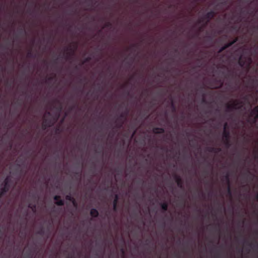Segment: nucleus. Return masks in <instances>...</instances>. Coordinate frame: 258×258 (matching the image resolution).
Wrapping results in <instances>:
<instances>
[{
  "label": "nucleus",
  "instance_id": "nucleus-1",
  "mask_svg": "<svg viewBox=\"0 0 258 258\" xmlns=\"http://www.w3.org/2000/svg\"><path fill=\"white\" fill-rule=\"evenodd\" d=\"M238 62L241 67H246L248 69L252 62V59L250 56L241 55L239 58Z\"/></svg>",
  "mask_w": 258,
  "mask_h": 258
},
{
  "label": "nucleus",
  "instance_id": "nucleus-2",
  "mask_svg": "<svg viewBox=\"0 0 258 258\" xmlns=\"http://www.w3.org/2000/svg\"><path fill=\"white\" fill-rule=\"evenodd\" d=\"M258 119V106L251 110L247 121L251 124L256 123Z\"/></svg>",
  "mask_w": 258,
  "mask_h": 258
},
{
  "label": "nucleus",
  "instance_id": "nucleus-3",
  "mask_svg": "<svg viewBox=\"0 0 258 258\" xmlns=\"http://www.w3.org/2000/svg\"><path fill=\"white\" fill-rule=\"evenodd\" d=\"M243 105V103L242 101L238 100L233 101L231 104H227L226 107L228 111H232L234 109H241Z\"/></svg>",
  "mask_w": 258,
  "mask_h": 258
},
{
  "label": "nucleus",
  "instance_id": "nucleus-4",
  "mask_svg": "<svg viewBox=\"0 0 258 258\" xmlns=\"http://www.w3.org/2000/svg\"><path fill=\"white\" fill-rule=\"evenodd\" d=\"M215 12L214 11H211L206 13L201 19L199 21V23H201L206 20L207 22L205 24V26L207 25L210 21L213 19L215 16Z\"/></svg>",
  "mask_w": 258,
  "mask_h": 258
},
{
  "label": "nucleus",
  "instance_id": "nucleus-5",
  "mask_svg": "<svg viewBox=\"0 0 258 258\" xmlns=\"http://www.w3.org/2000/svg\"><path fill=\"white\" fill-rule=\"evenodd\" d=\"M230 134L229 131H223V139L224 140V143L229 147L230 146Z\"/></svg>",
  "mask_w": 258,
  "mask_h": 258
},
{
  "label": "nucleus",
  "instance_id": "nucleus-6",
  "mask_svg": "<svg viewBox=\"0 0 258 258\" xmlns=\"http://www.w3.org/2000/svg\"><path fill=\"white\" fill-rule=\"evenodd\" d=\"M53 124L52 120L49 119L44 118L42 124V129L45 130L47 127H50Z\"/></svg>",
  "mask_w": 258,
  "mask_h": 258
},
{
  "label": "nucleus",
  "instance_id": "nucleus-7",
  "mask_svg": "<svg viewBox=\"0 0 258 258\" xmlns=\"http://www.w3.org/2000/svg\"><path fill=\"white\" fill-rule=\"evenodd\" d=\"M53 199L55 201V204L57 206H62L64 204V201L60 199V196L58 195L55 196Z\"/></svg>",
  "mask_w": 258,
  "mask_h": 258
},
{
  "label": "nucleus",
  "instance_id": "nucleus-8",
  "mask_svg": "<svg viewBox=\"0 0 258 258\" xmlns=\"http://www.w3.org/2000/svg\"><path fill=\"white\" fill-rule=\"evenodd\" d=\"M174 179H175L176 182L177 183V186L179 187H180V188H183V181H182L181 178L179 176H178L177 175H175L174 176Z\"/></svg>",
  "mask_w": 258,
  "mask_h": 258
},
{
  "label": "nucleus",
  "instance_id": "nucleus-9",
  "mask_svg": "<svg viewBox=\"0 0 258 258\" xmlns=\"http://www.w3.org/2000/svg\"><path fill=\"white\" fill-rule=\"evenodd\" d=\"M207 150L209 152L218 153L221 151V149L220 148L207 147Z\"/></svg>",
  "mask_w": 258,
  "mask_h": 258
},
{
  "label": "nucleus",
  "instance_id": "nucleus-10",
  "mask_svg": "<svg viewBox=\"0 0 258 258\" xmlns=\"http://www.w3.org/2000/svg\"><path fill=\"white\" fill-rule=\"evenodd\" d=\"M153 132L155 134H163L165 132V130L162 127H154L153 129Z\"/></svg>",
  "mask_w": 258,
  "mask_h": 258
},
{
  "label": "nucleus",
  "instance_id": "nucleus-11",
  "mask_svg": "<svg viewBox=\"0 0 258 258\" xmlns=\"http://www.w3.org/2000/svg\"><path fill=\"white\" fill-rule=\"evenodd\" d=\"M90 215L94 218H97L99 216L98 211L95 208H92L90 210Z\"/></svg>",
  "mask_w": 258,
  "mask_h": 258
},
{
  "label": "nucleus",
  "instance_id": "nucleus-12",
  "mask_svg": "<svg viewBox=\"0 0 258 258\" xmlns=\"http://www.w3.org/2000/svg\"><path fill=\"white\" fill-rule=\"evenodd\" d=\"M237 41V38H235L233 40L225 44L224 46L225 47V48H226V49L230 47V46H231L232 45H233L235 43H236Z\"/></svg>",
  "mask_w": 258,
  "mask_h": 258
},
{
  "label": "nucleus",
  "instance_id": "nucleus-13",
  "mask_svg": "<svg viewBox=\"0 0 258 258\" xmlns=\"http://www.w3.org/2000/svg\"><path fill=\"white\" fill-rule=\"evenodd\" d=\"M161 209L163 211H166L168 209V204L166 202L162 203L160 204Z\"/></svg>",
  "mask_w": 258,
  "mask_h": 258
},
{
  "label": "nucleus",
  "instance_id": "nucleus-14",
  "mask_svg": "<svg viewBox=\"0 0 258 258\" xmlns=\"http://www.w3.org/2000/svg\"><path fill=\"white\" fill-rule=\"evenodd\" d=\"M28 208L31 209L32 210V211L34 212H35L36 211V206L35 204H33L30 203L28 205Z\"/></svg>",
  "mask_w": 258,
  "mask_h": 258
},
{
  "label": "nucleus",
  "instance_id": "nucleus-15",
  "mask_svg": "<svg viewBox=\"0 0 258 258\" xmlns=\"http://www.w3.org/2000/svg\"><path fill=\"white\" fill-rule=\"evenodd\" d=\"M117 204H118V202H116V200H113V210L115 212L117 211Z\"/></svg>",
  "mask_w": 258,
  "mask_h": 258
},
{
  "label": "nucleus",
  "instance_id": "nucleus-16",
  "mask_svg": "<svg viewBox=\"0 0 258 258\" xmlns=\"http://www.w3.org/2000/svg\"><path fill=\"white\" fill-rule=\"evenodd\" d=\"M224 179L226 181L227 184L230 185V178L229 174L228 173H227L226 175L224 176Z\"/></svg>",
  "mask_w": 258,
  "mask_h": 258
},
{
  "label": "nucleus",
  "instance_id": "nucleus-17",
  "mask_svg": "<svg viewBox=\"0 0 258 258\" xmlns=\"http://www.w3.org/2000/svg\"><path fill=\"white\" fill-rule=\"evenodd\" d=\"M74 199V198L73 197H72V196L70 194L66 196V199L70 202H72V201H73Z\"/></svg>",
  "mask_w": 258,
  "mask_h": 258
},
{
  "label": "nucleus",
  "instance_id": "nucleus-18",
  "mask_svg": "<svg viewBox=\"0 0 258 258\" xmlns=\"http://www.w3.org/2000/svg\"><path fill=\"white\" fill-rule=\"evenodd\" d=\"M227 193H228V196H229L230 197H231L232 192H231V189L230 185H228Z\"/></svg>",
  "mask_w": 258,
  "mask_h": 258
},
{
  "label": "nucleus",
  "instance_id": "nucleus-19",
  "mask_svg": "<svg viewBox=\"0 0 258 258\" xmlns=\"http://www.w3.org/2000/svg\"><path fill=\"white\" fill-rule=\"evenodd\" d=\"M27 56L28 58H32V57H34L33 54L31 50L30 51H29L27 53Z\"/></svg>",
  "mask_w": 258,
  "mask_h": 258
},
{
  "label": "nucleus",
  "instance_id": "nucleus-20",
  "mask_svg": "<svg viewBox=\"0 0 258 258\" xmlns=\"http://www.w3.org/2000/svg\"><path fill=\"white\" fill-rule=\"evenodd\" d=\"M127 114V112H126L125 113H121L120 114L119 119H121L122 118H123L125 117V115Z\"/></svg>",
  "mask_w": 258,
  "mask_h": 258
},
{
  "label": "nucleus",
  "instance_id": "nucleus-21",
  "mask_svg": "<svg viewBox=\"0 0 258 258\" xmlns=\"http://www.w3.org/2000/svg\"><path fill=\"white\" fill-rule=\"evenodd\" d=\"M91 59V57H90V56L87 57L85 59V60H84V62L82 63V64H84V63L85 62H88V61H89Z\"/></svg>",
  "mask_w": 258,
  "mask_h": 258
},
{
  "label": "nucleus",
  "instance_id": "nucleus-22",
  "mask_svg": "<svg viewBox=\"0 0 258 258\" xmlns=\"http://www.w3.org/2000/svg\"><path fill=\"white\" fill-rule=\"evenodd\" d=\"M224 131H229L228 126L227 122L225 123L224 124Z\"/></svg>",
  "mask_w": 258,
  "mask_h": 258
},
{
  "label": "nucleus",
  "instance_id": "nucleus-23",
  "mask_svg": "<svg viewBox=\"0 0 258 258\" xmlns=\"http://www.w3.org/2000/svg\"><path fill=\"white\" fill-rule=\"evenodd\" d=\"M226 49V48H225L224 46H223L222 47H221L219 51H218V53H221L222 52H223L224 50H225Z\"/></svg>",
  "mask_w": 258,
  "mask_h": 258
},
{
  "label": "nucleus",
  "instance_id": "nucleus-24",
  "mask_svg": "<svg viewBox=\"0 0 258 258\" xmlns=\"http://www.w3.org/2000/svg\"><path fill=\"white\" fill-rule=\"evenodd\" d=\"M38 233L40 235H43L44 234V230L41 228L38 231Z\"/></svg>",
  "mask_w": 258,
  "mask_h": 258
},
{
  "label": "nucleus",
  "instance_id": "nucleus-25",
  "mask_svg": "<svg viewBox=\"0 0 258 258\" xmlns=\"http://www.w3.org/2000/svg\"><path fill=\"white\" fill-rule=\"evenodd\" d=\"M71 202H72L73 205L75 206V207H77V203L76 201V200H75V199H74V200L72 201Z\"/></svg>",
  "mask_w": 258,
  "mask_h": 258
},
{
  "label": "nucleus",
  "instance_id": "nucleus-26",
  "mask_svg": "<svg viewBox=\"0 0 258 258\" xmlns=\"http://www.w3.org/2000/svg\"><path fill=\"white\" fill-rule=\"evenodd\" d=\"M119 200V197L118 195H115L114 200H116V202H118Z\"/></svg>",
  "mask_w": 258,
  "mask_h": 258
},
{
  "label": "nucleus",
  "instance_id": "nucleus-27",
  "mask_svg": "<svg viewBox=\"0 0 258 258\" xmlns=\"http://www.w3.org/2000/svg\"><path fill=\"white\" fill-rule=\"evenodd\" d=\"M171 106H172V108H173V110L174 111H175V106H174V103H173V101H172V102H171Z\"/></svg>",
  "mask_w": 258,
  "mask_h": 258
},
{
  "label": "nucleus",
  "instance_id": "nucleus-28",
  "mask_svg": "<svg viewBox=\"0 0 258 258\" xmlns=\"http://www.w3.org/2000/svg\"><path fill=\"white\" fill-rule=\"evenodd\" d=\"M111 23L110 22H107L105 24V26L106 27H109L110 26H111Z\"/></svg>",
  "mask_w": 258,
  "mask_h": 258
},
{
  "label": "nucleus",
  "instance_id": "nucleus-29",
  "mask_svg": "<svg viewBox=\"0 0 258 258\" xmlns=\"http://www.w3.org/2000/svg\"><path fill=\"white\" fill-rule=\"evenodd\" d=\"M55 75L54 77H49V78L48 79V80L49 81H51V80H52L55 78Z\"/></svg>",
  "mask_w": 258,
  "mask_h": 258
},
{
  "label": "nucleus",
  "instance_id": "nucleus-30",
  "mask_svg": "<svg viewBox=\"0 0 258 258\" xmlns=\"http://www.w3.org/2000/svg\"><path fill=\"white\" fill-rule=\"evenodd\" d=\"M202 102H203V103H205V102H206V99H205V96H203V99H202Z\"/></svg>",
  "mask_w": 258,
  "mask_h": 258
},
{
  "label": "nucleus",
  "instance_id": "nucleus-31",
  "mask_svg": "<svg viewBox=\"0 0 258 258\" xmlns=\"http://www.w3.org/2000/svg\"><path fill=\"white\" fill-rule=\"evenodd\" d=\"M67 58L68 59L69 56H70L71 53H70V52H67Z\"/></svg>",
  "mask_w": 258,
  "mask_h": 258
},
{
  "label": "nucleus",
  "instance_id": "nucleus-32",
  "mask_svg": "<svg viewBox=\"0 0 258 258\" xmlns=\"http://www.w3.org/2000/svg\"><path fill=\"white\" fill-rule=\"evenodd\" d=\"M229 76H233V73H230L229 74Z\"/></svg>",
  "mask_w": 258,
  "mask_h": 258
},
{
  "label": "nucleus",
  "instance_id": "nucleus-33",
  "mask_svg": "<svg viewBox=\"0 0 258 258\" xmlns=\"http://www.w3.org/2000/svg\"><path fill=\"white\" fill-rule=\"evenodd\" d=\"M247 173H248L249 175H252V174L250 173V172L249 170H248V171H247Z\"/></svg>",
  "mask_w": 258,
  "mask_h": 258
},
{
  "label": "nucleus",
  "instance_id": "nucleus-34",
  "mask_svg": "<svg viewBox=\"0 0 258 258\" xmlns=\"http://www.w3.org/2000/svg\"><path fill=\"white\" fill-rule=\"evenodd\" d=\"M121 252H122V253H124V250L123 248L121 249Z\"/></svg>",
  "mask_w": 258,
  "mask_h": 258
},
{
  "label": "nucleus",
  "instance_id": "nucleus-35",
  "mask_svg": "<svg viewBox=\"0 0 258 258\" xmlns=\"http://www.w3.org/2000/svg\"><path fill=\"white\" fill-rule=\"evenodd\" d=\"M221 4L223 5H225L226 4V2H224L221 3Z\"/></svg>",
  "mask_w": 258,
  "mask_h": 258
},
{
  "label": "nucleus",
  "instance_id": "nucleus-36",
  "mask_svg": "<svg viewBox=\"0 0 258 258\" xmlns=\"http://www.w3.org/2000/svg\"><path fill=\"white\" fill-rule=\"evenodd\" d=\"M16 103H17V104L20 105V102H18V101H17Z\"/></svg>",
  "mask_w": 258,
  "mask_h": 258
},
{
  "label": "nucleus",
  "instance_id": "nucleus-37",
  "mask_svg": "<svg viewBox=\"0 0 258 258\" xmlns=\"http://www.w3.org/2000/svg\"><path fill=\"white\" fill-rule=\"evenodd\" d=\"M122 123L120 124L119 125V126H118V127H121V126H122Z\"/></svg>",
  "mask_w": 258,
  "mask_h": 258
},
{
  "label": "nucleus",
  "instance_id": "nucleus-38",
  "mask_svg": "<svg viewBox=\"0 0 258 258\" xmlns=\"http://www.w3.org/2000/svg\"><path fill=\"white\" fill-rule=\"evenodd\" d=\"M222 85H223V82H221V86H222Z\"/></svg>",
  "mask_w": 258,
  "mask_h": 258
},
{
  "label": "nucleus",
  "instance_id": "nucleus-39",
  "mask_svg": "<svg viewBox=\"0 0 258 258\" xmlns=\"http://www.w3.org/2000/svg\"><path fill=\"white\" fill-rule=\"evenodd\" d=\"M133 46H134V47L136 46V44L133 45Z\"/></svg>",
  "mask_w": 258,
  "mask_h": 258
},
{
  "label": "nucleus",
  "instance_id": "nucleus-40",
  "mask_svg": "<svg viewBox=\"0 0 258 258\" xmlns=\"http://www.w3.org/2000/svg\"><path fill=\"white\" fill-rule=\"evenodd\" d=\"M28 257H29L30 256V254H28V255H27Z\"/></svg>",
  "mask_w": 258,
  "mask_h": 258
}]
</instances>
